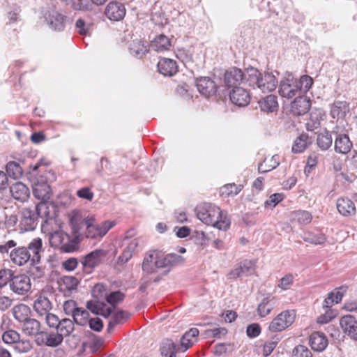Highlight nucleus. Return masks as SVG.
Returning <instances> with one entry per match:
<instances>
[{"instance_id": "nucleus-1", "label": "nucleus", "mask_w": 357, "mask_h": 357, "mask_svg": "<svg viewBox=\"0 0 357 357\" xmlns=\"http://www.w3.org/2000/svg\"><path fill=\"white\" fill-rule=\"evenodd\" d=\"M43 252V241L40 238H33L27 246H17L15 240H8L0 245V254L8 257L12 262L19 266L30 261L31 265L40 261Z\"/></svg>"}, {"instance_id": "nucleus-2", "label": "nucleus", "mask_w": 357, "mask_h": 357, "mask_svg": "<svg viewBox=\"0 0 357 357\" xmlns=\"http://www.w3.org/2000/svg\"><path fill=\"white\" fill-rule=\"evenodd\" d=\"M196 215L203 223L212 225L220 230H227L230 226V221L219 207L211 203H203L196 208Z\"/></svg>"}, {"instance_id": "nucleus-3", "label": "nucleus", "mask_w": 357, "mask_h": 357, "mask_svg": "<svg viewBox=\"0 0 357 357\" xmlns=\"http://www.w3.org/2000/svg\"><path fill=\"white\" fill-rule=\"evenodd\" d=\"M245 83L254 89H257L266 93L273 91L278 84V81L272 73H261L257 68L249 67L245 68Z\"/></svg>"}, {"instance_id": "nucleus-4", "label": "nucleus", "mask_w": 357, "mask_h": 357, "mask_svg": "<svg viewBox=\"0 0 357 357\" xmlns=\"http://www.w3.org/2000/svg\"><path fill=\"white\" fill-rule=\"evenodd\" d=\"M83 223L86 227L85 236L91 239L102 238L114 225L109 221H105L100 225L95 224V219L92 218L83 219Z\"/></svg>"}, {"instance_id": "nucleus-5", "label": "nucleus", "mask_w": 357, "mask_h": 357, "mask_svg": "<svg viewBox=\"0 0 357 357\" xmlns=\"http://www.w3.org/2000/svg\"><path fill=\"white\" fill-rule=\"evenodd\" d=\"M299 89L297 79L292 73H287L280 82L278 92L282 97L290 99L297 95H301Z\"/></svg>"}, {"instance_id": "nucleus-6", "label": "nucleus", "mask_w": 357, "mask_h": 357, "mask_svg": "<svg viewBox=\"0 0 357 357\" xmlns=\"http://www.w3.org/2000/svg\"><path fill=\"white\" fill-rule=\"evenodd\" d=\"M295 317L294 310H284L273 319L269 324L268 329L271 332L284 331L294 323Z\"/></svg>"}, {"instance_id": "nucleus-7", "label": "nucleus", "mask_w": 357, "mask_h": 357, "mask_svg": "<svg viewBox=\"0 0 357 357\" xmlns=\"http://www.w3.org/2000/svg\"><path fill=\"white\" fill-rule=\"evenodd\" d=\"M106 255V250L96 249L83 257L80 261L83 271L86 274L91 273L94 268L100 264L101 259Z\"/></svg>"}, {"instance_id": "nucleus-8", "label": "nucleus", "mask_w": 357, "mask_h": 357, "mask_svg": "<svg viewBox=\"0 0 357 357\" xmlns=\"http://www.w3.org/2000/svg\"><path fill=\"white\" fill-rule=\"evenodd\" d=\"M245 82V70L243 72L241 69L233 68L227 70L224 75V84L227 88L236 89L242 82Z\"/></svg>"}, {"instance_id": "nucleus-9", "label": "nucleus", "mask_w": 357, "mask_h": 357, "mask_svg": "<svg viewBox=\"0 0 357 357\" xmlns=\"http://www.w3.org/2000/svg\"><path fill=\"white\" fill-rule=\"evenodd\" d=\"M10 287L14 293L24 295L31 289L30 278L25 274L13 275Z\"/></svg>"}, {"instance_id": "nucleus-10", "label": "nucleus", "mask_w": 357, "mask_h": 357, "mask_svg": "<svg viewBox=\"0 0 357 357\" xmlns=\"http://www.w3.org/2000/svg\"><path fill=\"white\" fill-rule=\"evenodd\" d=\"M38 218L35 210L24 208L20 211V225L24 231H33L38 225Z\"/></svg>"}, {"instance_id": "nucleus-11", "label": "nucleus", "mask_w": 357, "mask_h": 357, "mask_svg": "<svg viewBox=\"0 0 357 357\" xmlns=\"http://www.w3.org/2000/svg\"><path fill=\"white\" fill-rule=\"evenodd\" d=\"M125 6L119 1L109 2L105 10V16L112 21H120L126 15Z\"/></svg>"}, {"instance_id": "nucleus-12", "label": "nucleus", "mask_w": 357, "mask_h": 357, "mask_svg": "<svg viewBox=\"0 0 357 357\" xmlns=\"http://www.w3.org/2000/svg\"><path fill=\"white\" fill-rule=\"evenodd\" d=\"M195 85L199 92L207 98L214 96L218 89L215 82L209 77L197 78Z\"/></svg>"}, {"instance_id": "nucleus-13", "label": "nucleus", "mask_w": 357, "mask_h": 357, "mask_svg": "<svg viewBox=\"0 0 357 357\" xmlns=\"http://www.w3.org/2000/svg\"><path fill=\"white\" fill-rule=\"evenodd\" d=\"M229 98L233 104L240 107L247 106L250 101L248 91L242 87H236L229 92Z\"/></svg>"}, {"instance_id": "nucleus-14", "label": "nucleus", "mask_w": 357, "mask_h": 357, "mask_svg": "<svg viewBox=\"0 0 357 357\" xmlns=\"http://www.w3.org/2000/svg\"><path fill=\"white\" fill-rule=\"evenodd\" d=\"M255 272V264L250 260L241 262L238 266L231 270L229 274L231 278H237L243 276L252 275Z\"/></svg>"}, {"instance_id": "nucleus-15", "label": "nucleus", "mask_w": 357, "mask_h": 357, "mask_svg": "<svg viewBox=\"0 0 357 357\" xmlns=\"http://www.w3.org/2000/svg\"><path fill=\"white\" fill-rule=\"evenodd\" d=\"M341 328L351 339L357 341V319L352 315H344L340 321Z\"/></svg>"}, {"instance_id": "nucleus-16", "label": "nucleus", "mask_w": 357, "mask_h": 357, "mask_svg": "<svg viewBox=\"0 0 357 357\" xmlns=\"http://www.w3.org/2000/svg\"><path fill=\"white\" fill-rule=\"evenodd\" d=\"M310 99L306 96H298L291 104V111L296 116H302L310 109Z\"/></svg>"}, {"instance_id": "nucleus-17", "label": "nucleus", "mask_w": 357, "mask_h": 357, "mask_svg": "<svg viewBox=\"0 0 357 357\" xmlns=\"http://www.w3.org/2000/svg\"><path fill=\"white\" fill-rule=\"evenodd\" d=\"M336 207L338 212L344 217L354 215L356 208L354 202L347 197H340L337 199Z\"/></svg>"}, {"instance_id": "nucleus-18", "label": "nucleus", "mask_w": 357, "mask_h": 357, "mask_svg": "<svg viewBox=\"0 0 357 357\" xmlns=\"http://www.w3.org/2000/svg\"><path fill=\"white\" fill-rule=\"evenodd\" d=\"M158 69L159 73L164 76L172 77L177 73L178 66L176 61L168 58H161L158 63Z\"/></svg>"}, {"instance_id": "nucleus-19", "label": "nucleus", "mask_w": 357, "mask_h": 357, "mask_svg": "<svg viewBox=\"0 0 357 357\" xmlns=\"http://www.w3.org/2000/svg\"><path fill=\"white\" fill-rule=\"evenodd\" d=\"M142 240L139 238H135L131 240L127 245L126 248L123 250L121 255L119 256L118 261L120 264H125L132 257L135 252H137L141 248Z\"/></svg>"}, {"instance_id": "nucleus-20", "label": "nucleus", "mask_w": 357, "mask_h": 357, "mask_svg": "<svg viewBox=\"0 0 357 357\" xmlns=\"http://www.w3.org/2000/svg\"><path fill=\"white\" fill-rule=\"evenodd\" d=\"M276 305V298L275 296L268 294L262 298L257 306V313L261 317H265L268 315Z\"/></svg>"}, {"instance_id": "nucleus-21", "label": "nucleus", "mask_w": 357, "mask_h": 357, "mask_svg": "<svg viewBox=\"0 0 357 357\" xmlns=\"http://www.w3.org/2000/svg\"><path fill=\"white\" fill-rule=\"evenodd\" d=\"M86 307L95 314H101L104 317H109L112 312V307H107L104 301H89L86 303Z\"/></svg>"}, {"instance_id": "nucleus-22", "label": "nucleus", "mask_w": 357, "mask_h": 357, "mask_svg": "<svg viewBox=\"0 0 357 357\" xmlns=\"http://www.w3.org/2000/svg\"><path fill=\"white\" fill-rule=\"evenodd\" d=\"M33 196L41 202H45L51 197L50 187L47 182H36L32 185Z\"/></svg>"}, {"instance_id": "nucleus-23", "label": "nucleus", "mask_w": 357, "mask_h": 357, "mask_svg": "<svg viewBox=\"0 0 357 357\" xmlns=\"http://www.w3.org/2000/svg\"><path fill=\"white\" fill-rule=\"evenodd\" d=\"M328 340L323 333L314 332L310 336V344L315 351H323L328 346Z\"/></svg>"}, {"instance_id": "nucleus-24", "label": "nucleus", "mask_w": 357, "mask_h": 357, "mask_svg": "<svg viewBox=\"0 0 357 357\" xmlns=\"http://www.w3.org/2000/svg\"><path fill=\"white\" fill-rule=\"evenodd\" d=\"M352 142L346 134H339L335 140V151L337 153L347 154L352 148Z\"/></svg>"}, {"instance_id": "nucleus-25", "label": "nucleus", "mask_w": 357, "mask_h": 357, "mask_svg": "<svg viewBox=\"0 0 357 357\" xmlns=\"http://www.w3.org/2000/svg\"><path fill=\"white\" fill-rule=\"evenodd\" d=\"M13 197L22 202H25L29 196V190L22 182H17L10 188Z\"/></svg>"}, {"instance_id": "nucleus-26", "label": "nucleus", "mask_w": 357, "mask_h": 357, "mask_svg": "<svg viewBox=\"0 0 357 357\" xmlns=\"http://www.w3.org/2000/svg\"><path fill=\"white\" fill-rule=\"evenodd\" d=\"M45 18L50 26L54 30L61 31L64 29L66 17L57 11H50Z\"/></svg>"}, {"instance_id": "nucleus-27", "label": "nucleus", "mask_w": 357, "mask_h": 357, "mask_svg": "<svg viewBox=\"0 0 357 357\" xmlns=\"http://www.w3.org/2000/svg\"><path fill=\"white\" fill-rule=\"evenodd\" d=\"M349 112V104L346 101H335L331 107V115L333 119H344Z\"/></svg>"}, {"instance_id": "nucleus-28", "label": "nucleus", "mask_w": 357, "mask_h": 357, "mask_svg": "<svg viewBox=\"0 0 357 357\" xmlns=\"http://www.w3.org/2000/svg\"><path fill=\"white\" fill-rule=\"evenodd\" d=\"M33 309L40 316L47 314L52 308V303L45 296L40 295L33 303Z\"/></svg>"}, {"instance_id": "nucleus-29", "label": "nucleus", "mask_w": 357, "mask_h": 357, "mask_svg": "<svg viewBox=\"0 0 357 357\" xmlns=\"http://www.w3.org/2000/svg\"><path fill=\"white\" fill-rule=\"evenodd\" d=\"M12 313L15 320L22 324L30 317L31 309L26 305L21 303L13 307Z\"/></svg>"}, {"instance_id": "nucleus-30", "label": "nucleus", "mask_w": 357, "mask_h": 357, "mask_svg": "<svg viewBox=\"0 0 357 357\" xmlns=\"http://www.w3.org/2000/svg\"><path fill=\"white\" fill-rule=\"evenodd\" d=\"M277 96L268 95L258 102L261 111L264 112H273L278 107Z\"/></svg>"}, {"instance_id": "nucleus-31", "label": "nucleus", "mask_w": 357, "mask_h": 357, "mask_svg": "<svg viewBox=\"0 0 357 357\" xmlns=\"http://www.w3.org/2000/svg\"><path fill=\"white\" fill-rule=\"evenodd\" d=\"M40 326V323L37 319L31 317L21 324L22 332L27 336L38 334Z\"/></svg>"}, {"instance_id": "nucleus-32", "label": "nucleus", "mask_w": 357, "mask_h": 357, "mask_svg": "<svg viewBox=\"0 0 357 357\" xmlns=\"http://www.w3.org/2000/svg\"><path fill=\"white\" fill-rule=\"evenodd\" d=\"M109 317H111L107 326L108 332H110L115 326L118 324H123L128 320L130 317V314L124 310H119L113 314H112Z\"/></svg>"}, {"instance_id": "nucleus-33", "label": "nucleus", "mask_w": 357, "mask_h": 357, "mask_svg": "<svg viewBox=\"0 0 357 357\" xmlns=\"http://www.w3.org/2000/svg\"><path fill=\"white\" fill-rule=\"evenodd\" d=\"M130 53L136 58H142L149 51L147 45L141 40H133L129 45Z\"/></svg>"}, {"instance_id": "nucleus-34", "label": "nucleus", "mask_w": 357, "mask_h": 357, "mask_svg": "<svg viewBox=\"0 0 357 357\" xmlns=\"http://www.w3.org/2000/svg\"><path fill=\"white\" fill-rule=\"evenodd\" d=\"M171 46V42L168 37L164 34L157 36L151 42V47L157 52L167 50Z\"/></svg>"}, {"instance_id": "nucleus-35", "label": "nucleus", "mask_w": 357, "mask_h": 357, "mask_svg": "<svg viewBox=\"0 0 357 357\" xmlns=\"http://www.w3.org/2000/svg\"><path fill=\"white\" fill-rule=\"evenodd\" d=\"M199 335V330L196 328H192L181 338V345L182 347L187 350L189 349L195 342H197V336Z\"/></svg>"}, {"instance_id": "nucleus-36", "label": "nucleus", "mask_w": 357, "mask_h": 357, "mask_svg": "<svg viewBox=\"0 0 357 357\" xmlns=\"http://www.w3.org/2000/svg\"><path fill=\"white\" fill-rule=\"evenodd\" d=\"M312 143L309 136L306 133H302L298 137L292 146V151L295 153H302Z\"/></svg>"}, {"instance_id": "nucleus-37", "label": "nucleus", "mask_w": 357, "mask_h": 357, "mask_svg": "<svg viewBox=\"0 0 357 357\" xmlns=\"http://www.w3.org/2000/svg\"><path fill=\"white\" fill-rule=\"evenodd\" d=\"M333 138L331 134L326 130L318 134L317 144L322 151L328 150L332 145Z\"/></svg>"}, {"instance_id": "nucleus-38", "label": "nucleus", "mask_w": 357, "mask_h": 357, "mask_svg": "<svg viewBox=\"0 0 357 357\" xmlns=\"http://www.w3.org/2000/svg\"><path fill=\"white\" fill-rule=\"evenodd\" d=\"M6 174L11 178L15 180L19 179L22 177L23 174V169L15 161H10L6 164Z\"/></svg>"}, {"instance_id": "nucleus-39", "label": "nucleus", "mask_w": 357, "mask_h": 357, "mask_svg": "<svg viewBox=\"0 0 357 357\" xmlns=\"http://www.w3.org/2000/svg\"><path fill=\"white\" fill-rule=\"evenodd\" d=\"M279 165V155H274L269 160H264L260 163L258 165V171L259 173H266L275 169Z\"/></svg>"}, {"instance_id": "nucleus-40", "label": "nucleus", "mask_w": 357, "mask_h": 357, "mask_svg": "<svg viewBox=\"0 0 357 357\" xmlns=\"http://www.w3.org/2000/svg\"><path fill=\"white\" fill-rule=\"evenodd\" d=\"M70 224L72 229L73 238L79 244L83 239V235L81 232L82 227L84 226L83 220L79 222L74 218H72L70 220Z\"/></svg>"}, {"instance_id": "nucleus-41", "label": "nucleus", "mask_w": 357, "mask_h": 357, "mask_svg": "<svg viewBox=\"0 0 357 357\" xmlns=\"http://www.w3.org/2000/svg\"><path fill=\"white\" fill-rule=\"evenodd\" d=\"M74 322L70 319H63L56 328L57 332L62 335V337L69 336L74 331Z\"/></svg>"}, {"instance_id": "nucleus-42", "label": "nucleus", "mask_w": 357, "mask_h": 357, "mask_svg": "<svg viewBox=\"0 0 357 357\" xmlns=\"http://www.w3.org/2000/svg\"><path fill=\"white\" fill-rule=\"evenodd\" d=\"M77 241L73 238L68 234L64 237L62 245L58 248L63 252H72L75 251L79 248Z\"/></svg>"}, {"instance_id": "nucleus-43", "label": "nucleus", "mask_w": 357, "mask_h": 357, "mask_svg": "<svg viewBox=\"0 0 357 357\" xmlns=\"http://www.w3.org/2000/svg\"><path fill=\"white\" fill-rule=\"evenodd\" d=\"M125 294L121 291H108L104 302L106 301L111 305L112 309H114L116 305L123 301Z\"/></svg>"}, {"instance_id": "nucleus-44", "label": "nucleus", "mask_w": 357, "mask_h": 357, "mask_svg": "<svg viewBox=\"0 0 357 357\" xmlns=\"http://www.w3.org/2000/svg\"><path fill=\"white\" fill-rule=\"evenodd\" d=\"M89 316L90 314L88 310L79 307L73 317L75 323L77 325L86 326L90 319Z\"/></svg>"}, {"instance_id": "nucleus-45", "label": "nucleus", "mask_w": 357, "mask_h": 357, "mask_svg": "<svg viewBox=\"0 0 357 357\" xmlns=\"http://www.w3.org/2000/svg\"><path fill=\"white\" fill-rule=\"evenodd\" d=\"M34 210L38 215V218L45 219V222H47L49 219L52 218L49 206L45 202H40L36 204Z\"/></svg>"}, {"instance_id": "nucleus-46", "label": "nucleus", "mask_w": 357, "mask_h": 357, "mask_svg": "<svg viewBox=\"0 0 357 357\" xmlns=\"http://www.w3.org/2000/svg\"><path fill=\"white\" fill-rule=\"evenodd\" d=\"M243 185H236L235 183L226 184L220 188L222 195L229 197L238 194L243 189Z\"/></svg>"}, {"instance_id": "nucleus-47", "label": "nucleus", "mask_w": 357, "mask_h": 357, "mask_svg": "<svg viewBox=\"0 0 357 357\" xmlns=\"http://www.w3.org/2000/svg\"><path fill=\"white\" fill-rule=\"evenodd\" d=\"M303 239L304 241L311 244L321 245L326 241V237L324 234L308 232L305 234Z\"/></svg>"}, {"instance_id": "nucleus-48", "label": "nucleus", "mask_w": 357, "mask_h": 357, "mask_svg": "<svg viewBox=\"0 0 357 357\" xmlns=\"http://www.w3.org/2000/svg\"><path fill=\"white\" fill-rule=\"evenodd\" d=\"M155 255L156 254L154 252H151L144 257L142 263V269L144 271H146L148 273H153L155 272Z\"/></svg>"}, {"instance_id": "nucleus-49", "label": "nucleus", "mask_w": 357, "mask_h": 357, "mask_svg": "<svg viewBox=\"0 0 357 357\" xmlns=\"http://www.w3.org/2000/svg\"><path fill=\"white\" fill-rule=\"evenodd\" d=\"M292 218L301 225L309 224L312 219V215L306 211H297L292 213Z\"/></svg>"}, {"instance_id": "nucleus-50", "label": "nucleus", "mask_w": 357, "mask_h": 357, "mask_svg": "<svg viewBox=\"0 0 357 357\" xmlns=\"http://www.w3.org/2000/svg\"><path fill=\"white\" fill-rule=\"evenodd\" d=\"M71 6L75 10L89 11L93 9L91 0H70Z\"/></svg>"}, {"instance_id": "nucleus-51", "label": "nucleus", "mask_w": 357, "mask_h": 357, "mask_svg": "<svg viewBox=\"0 0 357 357\" xmlns=\"http://www.w3.org/2000/svg\"><path fill=\"white\" fill-rule=\"evenodd\" d=\"M297 84L298 85V88H300V94L305 93L311 88L313 84V79L309 75H302L299 79H297Z\"/></svg>"}, {"instance_id": "nucleus-52", "label": "nucleus", "mask_w": 357, "mask_h": 357, "mask_svg": "<svg viewBox=\"0 0 357 357\" xmlns=\"http://www.w3.org/2000/svg\"><path fill=\"white\" fill-rule=\"evenodd\" d=\"M68 234L62 230L56 231L52 233L50 236V243L51 247L58 248L62 245L64 237Z\"/></svg>"}, {"instance_id": "nucleus-53", "label": "nucleus", "mask_w": 357, "mask_h": 357, "mask_svg": "<svg viewBox=\"0 0 357 357\" xmlns=\"http://www.w3.org/2000/svg\"><path fill=\"white\" fill-rule=\"evenodd\" d=\"M63 340L62 335L57 333H46V342L45 345L50 347H56L61 344Z\"/></svg>"}, {"instance_id": "nucleus-54", "label": "nucleus", "mask_w": 357, "mask_h": 357, "mask_svg": "<svg viewBox=\"0 0 357 357\" xmlns=\"http://www.w3.org/2000/svg\"><path fill=\"white\" fill-rule=\"evenodd\" d=\"M280 340V337L278 335H274L271 340L266 342L263 347V355L265 357L268 356L276 347Z\"/></svg>"}, {"instance_id": "nucleus-55", "label": "nucleus", "mask_w": 357, "mask_h": 357, "mask_svg": "<svg viewBox=\"0 0 357 357\" xmlns=\"http://www.w3.org/2000/svg\"><path fill=\"white\" fill-rule=\"evenodd\" d=\"M61 282H62L67 290L71 291L77 289L79 280L76 277L66 275L61 278Z\"/></svg>"}, {"instance_id": "nucleus-56", "label": "nucleus", "mask_w": 357, "mask_h": 357, "mask_svg": "<svg viewBox=\"0 0 357 357\" xmlns=\"http://www.w3.org/2000/svg\"><path fill=\"white\" fill-rule=\"evenodd\" d=\"M108 291L103 284L98 283L94 285L92 289V296L97 300L104 301Z\"/></svg>"}, {"instance_id": "nucleus-57", "label": "nucleus", "mask_w": 357, "mask_h": 357, "mask_svg": "<svg viewBox=\"0 0 357 357\" xmlns=\"http://www.w3.org/2000/svg\"><path fill=\"white\" fill-rule=\"evenodd\" d=\"M20 339V335L15 330H8L2 335L3 341L8 344L17 343Z\"/></svg>"}, {"instance_id": "nucleus-58", "label": "nucleus", "mask_w": 357, "mask_h": 357, "mask_svg": "<svg viewBox=\"0 0 357 357\" xmlns=\"http://www.w3.org/2000/svg\"><path fill=\"white\" fill-rule=\"evenodd\" d=\"M234 350V344L230 343H219L214 347V354L216 356H222L231 353Z\"/></svg>"}, {"instance_id": "nucleus-59", "label": "nucleus", "mask_w": 357, "mask_h": 357, "mask_svg": "<svg viewBox=\"0 0 357 357\" xmlns=\"http://www.w3.org/2000/svg\"><path fill=\"white\" fill-rule=\"evenodd\" d=\"M291 356L292 357H313L311 351L302 344L297 345L293 349Z\"/></svg>"}, {"instance_id": "nucleus-60", "label": "nucleus", "mask_w": 357, "mask_h": 357, "mask_svg": "<svg viewBox=\"0 0 357 357\" xmlns=\"http://www.w3.org/2000/svg\"><path fill=\"white\" fill-rule=\"evenodd\" d=\"M13 272L10 269L3 268L0 270V289L6 287L8 282H11Z\"/></svg>"}, {"instance_id": "nucleus-61", "label": "nucleus", "mask_w": 357, "mask_h": 357, "mask_svg": "<svg viewBox=\"0 0 357 357\" xmlns=\"http://www.w3.org/2000/svg\"><path fill=\"white\" fill-rule=\"evenodd\" d=\"M284 199V195L282 193H274L271 195L268 199H267L265 203L264 206L266 208H274L278 203H280L281 201H282Z\"/></svg>"}, {"instance_id": "nucleus-62", "label": "nucleus", "mask_w": 357, "mask_h": 357, "mask_svg": "<svg viewBox=\"0 0 357 357\" xmlns=\"http://www.w3.org/2000/svg\"><path fill=\"white\" fill-rule=\"evenodd\" d=\"M15 349L19 353H27L32 349V344L28 340H20L16 343Z\"/></svg>"}, {"instance_id": "nucleus-63", "label": "nucleus", "mask_w": 357, "mask_h": 357, "mask_svg": "<svg viewBox=\"0 0 357 357\" xmlns=\"http://www.w3.org/2000/svg\"><path fill=\"white\" fill-rule=\"evenodd\" d=\"M176 349L175 344L169 340L163 343L160 347V352L162 357H167L171 353L174 352Z\"/></svg>"}, {"instance_id": "nucleus-64", "label": "nucleus", "mask_w": 357, "mask_h": 357, "mask_svg": "<svg viewBox=\"0 0 357 357\" xmlns=\"http://www.w3.org/2000/svg\"><path fill=\"white\" fill-rule=\"evenodd\" d=\"M167 264H169V268L178 264H183L184 258L177 254L171 253L167 255Z\"/></svg>"}]
</instances>
